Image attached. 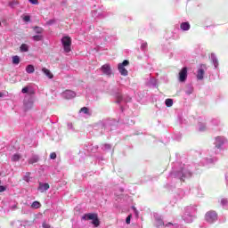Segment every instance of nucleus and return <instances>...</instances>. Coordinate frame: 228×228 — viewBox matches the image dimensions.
<instances>
[{"label": "nucleus", "mask_w": 228, "mask_h": 228, "mask_svg": "<svg viewBox=\"0 0 228 228\" xmlns=\"http://www.w3.org/2000/svg\"><path fill=\"white\" fill-rule=\"evenodd\" d=\"M147 86L156 88L158 85V80L154 77H150V79L146 82Z\"/></svg>", "instance_id": "nucleus-16"}, {"label": "nucleus", "mask_w": 228, "mask_h": 228, "mask_svg": "<svg viewBox=\"0 0 228 228\" xmlns=\"http://www.w3.org/2000/svg\"><path fill=\"white\" fill-rule=\"evenodd\" d=\"M63 99H74V97H76V92L72 91V90H66L61 94Z\"/></svg>", "instance_id": "nucleus-12"}, {"label": "nucleus", "mask_w": 228, "mask_h": 228, "mask_svg": "<svg viewBox=\"0 0 228 228\" xmlns=\"http://www.w3.org/2000/svg\"><path fill=\"white\" fill-rule=\"evenodd\" d=\"M42 72L46 76L48 79H53L54 77V75L51 72V70L47 69L46 68L42 69Z\"/></svg>", "instance_id": "nucleus-20"}, {"label": "nucleus", "mask_w": 228, "mask_h": 228, "mask_svg": "<svg viewBox=\"0 0 228 228\" xmlns=\"http://www.w3.org/2000/svg\"><path fill=\"white\" fill-rule=\"evenodd\" d=\"M56 22V20H49L46 21L47 26H53Z\"/></svg>", "instance_id": "nucleus-41"}, {"label": "nucleus", "mask_w": 228, "mask_h": 228, "mask_svg": "<svg viewBox=\"0 0 228 228\" xmlns=\"http://www.w3.org/2000/svg\"><path fill=\"white\" fill-rule=\"evenodd\" d=\"M31 208L33 209H40V208H42V204H40L39 201H34L32 204H31Z\"/></svg>", "instance_id": "nucleus-28"}, {"label": "nucleus", "mask_w": 228, "mask_h": 228, "mask_svg": "<svg viewBox=\"0 0 228 228\" xmlns=\"http://www.w3.org/2000/svg\"><path fill=\"white\" fill-rule=\"evenodd\" d=\"M98 129H101L102 134H104L106 131H110V124L108 122H101L98 124Z\"/></svg>", "instance_id": "nucleus-13"}, {"label": "nucleus", "mask_w": 228, "mask_h": 228, "mask_svg": "<svg viewBox=\"0 0 228 228\" xmlns=\"http://www.w3.org/2000/svg\"><path fill=\"white\" fill-rule=\"evenodd\" d=\"M29 175H31V173L27 172L26 175L23 176V181H26V183H29L30 181Z\"/></svg>", "instance_id": "nucleus-34"}, {"label": "nucleus", "mask_w": 228, "mask_h": 228, "mask_svg": "<svg viewBox=\"0 0 228 228\" xmlns=\"http://www.w3.org/2000/svg\"><path fill=\"white\" fill-rule=\"evenodd\" d=\"M32 40H34V42H42V40H44V36L42 35L33 36Z\"/></svg>", "instance_id": "nucleus-27"}, {"label": "nucleus", "mask_w": 228, "mask_h": 228, "mask_svg": "<svg viewBox=\"0 0 228 228\" xmlns=\"http://www.w3.org/2000/svg\"><path fill=\"white\" fill-rule=\"evenodd\" d=\"M12 63L13 65H19L20 63V57L18 55L12 56Z\"/></svg>", "instance_id": "nucleus-29"}, {"label": "nucleus", "mask_w": 228, "mask_h": 228, "mask_svg": "<svg viewBox=\"0 0 228 228\" xmlns=\"http://www.w3.org/2000/svg\"><path fill=\"white\" fill-rule=\"evenodd\" d=\"M101 70L104 76H107L108 77H110L111 74L113 72L111 71V66L110 64H104L101 67Z\"/></svg>", "instance_id": "nucleus-10"}, {"label": "nucleus", "mask_w": 228, "mask_h": 228, "mask_svg": "<svg viewBox=\"0 0 228 228\" xmlns=\"http://www.w3.org/2000/svg\"><path fill=\"white\" fill-rule=\"evenodd\" d=\"M79 112L84 113V115H90V109L88 107H83Z\"/></svg>", "instance_id": "nucleus-33"}, {"label": "nucleus", "mask_w": 228, "mask_h": 228, "mask_svg": "<svg viewBox=\"0 0 228 228\" xmlns=\"http://www.w3.org/2000/svg\"><path fill=\"white\" fill-rule=\"evenodd\" d=\"M204 70H206V64H201L197 72V79L199 81H202V79H204Z\"/></svg>", "instance_id": "nucleus-11"}, {"label": "nucleus", "mask_w": 228, "mask_h": 228, "mask_svg": "<svg viewBox=\"0 0 228 228\" xmlns=\"http://www.w3.org/2000/svg\"><path fill=\"white\" fill-rule=\"evenodd\" d=\"M1 97H4V93H0V98Z\"/></svg>", "instance_id": "nucleus-54"}, {"label": "nucleus", "mask_w": 228, "mask_h": 228, "mask_svg": "<svg viewBox=\"0 0 228 228\" xmlns=\"http://www.w3.org/2000/svg\"><path fill=\"white\" fill-rule=\"evenodd\" d=\"M187 94H188V95H190V94H191V91H190V92H187Z\"/></svg>", "instance_id": "nucleus-56"}, {"label": "nucleus", "mask_w": 228, "mask_h": 228, "mask_svg": "<svg viewBox=\"0 0 228 228\" xmlns=\"http://www.w3.org/2000/svg\"><path fill=\"white\" fill-rule=\"evenodd\" d=\"M42 226L43 228H51V225H49L47 223H43Z\"/></svg>", "instance_id": "nucleus-49"}, {"label": "nucleus", "mask_w": 228, "mask_h": 228, "mask_svg": "<svg viewBox=\"0 0 228 228\" xmlns=\"http://www.w3.org/2000/svg\"><path fill=\"white\" fill-rule=\"evenodd\" d=\"M3 191H6V187L0 185V193H3Z\"/></svg>", "instance_id": "nucleus-46"}, {"label": "nucleus", "mask_w": 228, "mask_h": 228, "mask_svg": "<svg viewBox=\"0 0 228 228\" xmlns=\"http://www.w3.org/2000/svg\"><path fill=\"white\" fill-rule=\"evenodd\" d=\"M125 124H126L127 126H133V124H134V121L133 119H127L126 121H125Z\"/></svg>", "instance_id": "nucleus-40"}, {"label": "nucleus", "mask_w": 228, "mask_h": 228, "mask_svg": "<svg viewBox=\"0 0 228 228\" xmlns=\"http://www.w3.org/2000/svg\"><path fill=\"white\" fill-rule=\"evenodd\" d=\"M210 60H211L215 69H218L219 63H218V58L216 57V54L211 53Z\"/></svg>", "instance_id": "nucleus-19"}, {"label": "nucleus", "mask_w": 228, "mask_h": 228, "mask_svg": "<svg viewBox=\"0 0 228 228\" xmlns=\"http://www.w3.org/2000/svg\"><path fill=\"white\" fill-rule=\"evenodd\" d=\"M0 27H1V22H0Z\"/></svg>", "instance_id": "nucleus-57"}, {"label": "nucleus", "mask_w": 228, "mask_h": 228, "mask_svg": "<svg viewBox=\"0 0 228 228\" xmlns=\"http://www.w3.org/2000/svg\"><path fill=\"white\" fill-rule=\"evenodd\" d=\"M205 220L208 224H215V222H216V220H218V214H216V212L214 210H210L206 213Z\"/></svg>", "instance_id": "nucleus-6"}, {"label": "nucleus", "mask_w": 228, "mask_h": 228, "mask_svg": "<svg viewBox=\"0 0 228 228\" xmlns=\"http://www.w3.org/2000/svg\"><path fill=\"white\" fill-rule=\"evenodd\" d=\"M184 195H185V192L182 189L178 190L176 192L177 199H183V197H184Z\"/></svg>", "instance_id": "nucleus-32"}, {"label": "nucleus", "mask_w": 228, "mask_h": 228, "mask_svg": "<svg viewBox=\"0 0 228 228\" xmlns=\"http://www.w3.org/2000/svg\"><path fill=\"white\" fill-rule=\"evenodd\" d=\"M212 126H220V119L218 118H214L211 120Z\"/></svg>", "instance_id": "nucleus-37"}, {"label": "nucleus", "mask_w": 228, "mask_h": 228, "mask_svg": "<svg viewBox=\"0 0 228 228\" xmlns=\"http://www.w3.org/2000/svg\"><path fill=\"white\" fill-rule=\"evenodd\" d=\"M23 20L25 22H29L31 20V18L28 15L24 16Z\"/></svg>", "instance_id": "nucleus-44"}, {"label": "nucleus", "mask_w": 228, "mask_h": 228, "mask_svg": "<svg viewBox=\"0 0 228 228\" xmlns=\"http://www.w3.org/2000/svg\"><path fill=\"white\" fill-rule=\"evenodd\" d=\"M20 158H22V156H20V154L19 153H15L11 157V161H12L13 163L20 161Z\"/></svg>", "instance_id": "nucleus-24"}, {"label": "nucleus", "mask_w": 228, "mask_h": 228, "mask_svg": "<svg viewBox=\"0 0 228 228\" xmlns=\"http://www.w3.org/2000/svg\"><path fill=\"white\" fill-rule=\"evenodd\" d=\"M165 104L167 108H172L174 106V100L172 99H166Z\"/></svg>", "instance_id": "nucleus-31"}, {"label": "nucleus", "mask_w": 228, "mask_h": 228, "mask_svg": "<svg viewBox=\"0 0 228 228\" xmlns=\"http://www.w3.org/2000/svg\"><path fill=\"white\" fill-rule=\"evenodd\" d=\"M20 53H28L29 51V46L27 44H22L20 47Z\"/></svg>", "instance_id": "nucleus-26"}, {"label": "nucleus", "mask_w": 228, "mask_h": 228, "mask_svg": "<svg viewBox=\"0 0 228 228\" xmlns=\"http://www.w3.org/2000/svg\"><path fill=\"white\" fill-rule=\"evenodd\" d=\"M197 207L195 205H191L185 208L184 214L183 216V220L186 224H191L194 219L197 218Z\"/></svg>", "instance_id": "nucleus-2"}, {"label": "nucleus", "mask_w": 228, "mask_h": 228, "mask_svg": "<svg viewBox=\"0 0 228 228\" xmlns=\"http://www.w3.org/2000/svg\"><path fill=\"white\" fill-rule=\"evenodd\" d=\"M31 4H38V0H28Z\"/></svg>", "instance_id": "nucleus-47"}, {"label": "nucleus", "mask_w": 228, "mask_h": 228, "mask_svg": "<svg viewBox=\"0 0 228 228\" xmlns=\"http://www.w3.org/2000/svg\"><path fill=\"white\" fill-rule=\"evenodd\" d=\"M191 26H190V22L186 21V22H182L180 25V28L183 31H189Z\"/></svg>", "instance_id": "nucleus-21"}, {"label": "nucleus", "mask_w": 228, "mask_h": 228, "mask_svg": "<svg viewBox=\"0 0 228 228\" xmlns=\"http://www.w3.org/2000/svg\"><path fill=\"white\" fill-rule=\"evenodd\" d=\"M186 79H188V68L183 67L179 72V81L184 83Z\"/></svg>", "instance_id": "nucleus-9"}, {"label": "nucleus", "mask_w": 228, "mask_h": 228, "mask_svg": "<svg viewBox=\"0 0 228 228\" xmlns=\"http://www.w3.org/2000/svg\"><path fill=\"white\" fill-rule=\"evenodd\" d=\"M127 65H129V61L127 60L123 61L122 63H119L118 65V69L121 76H127L129 74L127 69H126V67H127Z\"/></svg>", "instance_id": "nucleus-7"}, {"label": "nucleus", "mask_w": 228, "mask_h": 228, "mask_svg": "<svg viewBox=\"0 0 228 228\" xmlns=\"http://www.w3.org/2000/svg\"><path fill=\"white\" fill-rule=\"evenodd\" d=\"M61 42L62 44L64 52L70 53V51H72V49L70 48L72 45V38H70V37L69 36L62 37Z\"/></svg>", "instance_id": "nucleus-5"}, {"label": "nucleus", "mask_w": 228, "mask_h": 228, "mask_svg": "<svg viewBox=\"0 0 228 228\" xmlns=\"http://www.w3.org/2000/svg\"><path fill=\"white\" fill-rule=\"evenodd\" d=\"M34 100H33V96L29 95V96H26L24 101H23V106L25 110H31V108H33V104H34Z\"/></svg>", "instance_id": "nucleus-8"}, {"label": "nucleus", "mask_w": 228, "mask_h": 228, "mask_svg": "<svg viewBox=\"0 0 228 228\" xmlns=\"http://www.w3.org/2000/svg\"><path fill=\"white\" fill-rule=\"evenodd\" d=\"M112 95L117 99L116 102L118 104H120L122 101H125V102H131V97H127L126 100L124 99V96H122V91L119 88H114Z\"/></svg>", "instance_id": "nucleus-4"}, {"label": "nucleus", "mask_w": 228, "mask_h": 228, "mask_svg": "<svg viewBox=\"0 0 228 228\" xmlns=\"http://www.w3.org/2000/svg\"><path fill=\"white\" fill-rule=\"evenodd\" d=\"M224 143H225V138L222 136L216 137V142H215L216 149H222Z\"/></svg>", "instance_id": "nucleus-14"}, {"label": "nucleus", "mask_w": 228, "mask_h": 228, "mask_svg": "<svg viewBox=\"0 0 228 228\" xmlns=\"http://www.w3.org/2000/svg\"><path fill=\"white\" fill-rule=\"evenodd\" d=\"M181 138H183V134H181V133L175 134L174 140H176V142H180Z\"/></svg>", "instance_id": "nucleus-35"}, {"label": "nucleus", "mask_w": 228, "mask_h": 228, "mask_svg": "<svg viewBox=\"0 0 228 228\" xmlns=\"http://www.w3.org/2000/svg\"><path fill=\"white\" fill-rule=\"evenodd\" d=\"M50 186L49 183H39V186L37 187L38 191H40L41 193H44V191H47V190H49Z\"/></svg>", "instance_id": "nucleus-15"}, {"label": "nucleus", "mask_w": 228, "mask_h": 228, "mask_svg": "<svg viewBox=\"0 0 228 228\" xmlns=\"http://www.w3.org/2000/svg\"><path fill=\"white\" fill-rule=\"evenodd\" d=\"M68 127H69V129H73L72 123H68Z\"/></svg>", "instance_id": "nucleus-51"}, {"label": "nucleus", "mask_w": 228, "mask_h": 228, "mask_svg": "<svg viewBox=\"0 0 228 228\" xmlns=\"http://www.w3.org/2000/svg\"><path fill=\"white\" fill-rule=\"evenodd\" d=\"M198 129L200 133H204V131H207L208 126H206V123L200 122L198 124Z\"/></svg>", "instance_id": "nucleus-23"}, {"label": "nucleus", "mask_w": 228, "mask_h": 228, "mask_svg": "<svg viewBox=\"0 0 228 228\" xmlns=\"http://www.w3.org/2000/svg\"><path fill=\"white\" fill-rule=\"evenodd\" d=\"M35 33H37V35H42V33H44V29L41 27H34L33 28Z\"/></svg>", "instance_id": "nucleus-30"}, {"label": "nucleus", "mask_w": 228, "mask_h": 228, "mask_svg": "<svg viewBox=\"0 0 228 228\" xmlns=\"http://www.w3.org/2000/svg\"><path fill=\"white\" fill-rule=\"evenodd\" d=\"M81 220H92L94 227H99L101 225V220H99V215L96 213H87L82 216Z\"/></svg>", "instance_id": "nucleus-3"}, {"label": "nucleus", "mask_w": 228, "mask_h": 228, "mask_svg": "<svg viewBox=\"0 0 228 228\" xmlns=\"http://www.w3.org/2000/svg\"><path fill=\"white\" fill-rule=\"evenodd\" d=\"M225 179H226V184H227V186H228V172H227L226 175H225Z\"/></svg>", "instance_id": "nucleus-53"}, {"label": "nucleus", "mask_w": 228, "mask_h": 228, "mask_svg": "<svg viewBox=\"0 0 228 228\" xmlns=\"http://www.w3.org/2000/svg\"><path fill=\"white\" fill-rule=\"evenodd\" d=\"M97 149H99V146H94V147L91 149V151H92V152H96V151H97Z\"/></svg>", "instance_id": "nucleus-48"}, {"label": "nucleus", "mask_w": 228, "mask_h": 228, "mask_svg": "<svg viewBox=\"0 0 228 228\" xmlns=\"http://www.w3.org/2000/svg\"><path fill=\"white\" fill-rule=\"evenodd\" d=\"M102 151H110L111 150V144H108V143L103 144L102 146Z\"/></svg>", "instance_id": "nucleus-36"}, {"label": "nucleus", "mask_w": 228, "mask_h": 228, "mask_svg": "<svg viewBox=\"0 0 228 228\" xmlns=\"http://www.w3.org/2000/svg\"><path fill=\"white\" fill-rule=\"evenodd\" d=\"M168 225H172V223H168L167 224H166V227H168Z\"/></svg>", "instance_id": "nucleus-55"}, {"label": "nucleus", "mask_w": 228, "mask_h": 228, "mask_svg": "<svg viewBox=\"0 0 228 228\" xmlns=\"http://www.w3.org/2000/svg\"><path fill=\"white\" fill-rule=\"evenodd\" d=\"M26 72L27 74H33V72H35V66H33L32 64H28L26 67Z\"/></svg>", "instance_id": "nucleus-25"}, {"label": "nucleus", "mask_w": 228, "mask_h": 228, "mask_svg": "<svg viewBox=\"0 0 228 228\" xmlns=\"http://www.w3.org/2000/svg\"><path fill=\"white\" fill-rule=\"evenodd\" d=\"M141 49H142V51H146L147 50V42H142V43Z\"/></svg>", "instance_id": "nucleus-39"}, {"label": "nucleus", "mask_w": 228, "mask_h": 228, "mask_svg": "<svg viewBox=\"0 0 228 228\" xmlns=\"http://www.w3.org/2000/svg\"><path fill=\"white\" fill-rule=\"evenodd\" d=\"M206 165H211L213 163H216L217 161V159L216 157H213V155H210V157H207L204 159Z\"/></svg>", "instance_id": "nucleus-17"}, {"label": "nucleus", "mask_w": 228, "mask_h": 228, "mask_svg": "<svg viewBox=\"0 0 228 228\" xmlns=\"http://www.w3.org/2000/svg\"><path fill=\"white\" fill-rule=\"evenodd\" d=\"M14 4H17V3H15V2H11L10 4H9V5L11 6V8H13V5Z\"/></svg>", "instance_id": "nucleus-50"}, {"label": "nucleus", "mask_w": 228, "mask_h": 228, "mask_svg": "<svg viewBox=\"0 0 228 228\" xmlns=\"http://www.w3.org/2000/svg\"><path fill=\"white\" fill-rule=\"evenodd\" d=\"M132 209H134V211L135 215H138V210H136V208L132 207Z\"/></svg>", "instance_id": "nucleus-52"}, {"label": "nucleus", "mask_w": 228, "mask_h": 228, "mask_svg": "<svg viewBox=\"0 0 228 228\" xmlns=\"http://www.w3.org/2000/svg\"><path fill=\"white\" fill-rule=\"evenodd\" d=\"M29 92V87L25 86L21 90V94H28Z\"/></svg>", "instance_id": "nucleus-42"}, {"label": "nucleus", "mask_w": 228, "mask_h": 228, "mask_svg": "<svg viewBox=\"0 0 228 228\" xmlns=\"http://www.w3.org/2000/svg\"><path fill=\"white\" fill-rule=\"evenodd\" d=\"M131 218H133L132 215L127 216V217L126 219V224H131Z\"/></svg>", "instance_id": "nucleus-43"}, {"label": "nucleus", "mask_w": 228, "mask_h": 228, "mask_svg": "<svg viewBox=\"0 0 228 228\" xmlns=\"http://www.w3.org/2000/svg\"><path fill=\"white\" fill-rule=\"evenodd\" d=\"M192 173L190 170V167L180 164L179 167L176 169H174L170 172L169 177H172V179H180V181H184V179H188L189 177H191Z\"/></svg>", "instance_id": "nucleus-1"}, {"label": "nucleus", "mask_w": 228, "mask_h": 228, "mask_svg": "<svg viewBox=\"0 0 228 228\" xmlns=\"http://www.w3.org/2000/svg\"><path fill=\"white\" fill-rule=\"evenodd\" d=\"M39 159L40 158L38 157V155H33L30 159H28V164L33 165L35 163H38Z\"/></svg>", "instance_id": "nucleus-22"}, {"label": "nucleus", "mask_w": 228, "mask_h": 228, "mask_svg": "<svg viewBox=\"0 0 228 228\" xmlns=\"http://www.w3.org/2000/svg\"><path fill=\"white\" fill-rule=\"evenodd\" d=\"M50 159H56V152H52L50 154Z\"/></svg>", "instance_id": "nucleus-45"}, {"label": "nucleus", "mask_w": 228, "mask_h": 228, "mask_svg": "<svg viewBox=\"0 0 228 228\" xmlns=\"http://www.w3.org/2000/svg\"><path fill=\"white\" fill-rule=\"evenodd\" d=\"M154 218L156 220L157 227H162V225H165L163 219L159 216H158V214L154 215Z\"/></svg>", "instance_id": "nucleus-18"}, {"label": "nucleus", "mask_w": 228, "mask_h": 228, "mask_svg": "<svg viewBox=\"0 0 228 228\" xmlns=\"http://www.w3.org/2000/svg\"><path fill=\"white\" fill-rule=\"evenodd\" d=\"M227 204H228L227 199L221 200V206H223V208H225V206H227Z\"/></svg>", "instance_id": "nucleus-38"}]
</instances>
